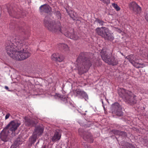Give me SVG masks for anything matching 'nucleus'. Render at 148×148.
<instances>
[{
  "mask_svg": "<svg viewBox=\"0 0 148 148\" xmlns=\"http://www.w3.org/2000/svg\"><path fill=\"white\" fill-rule=\"evenodd\" d=\"M61 134L58 132H56L52 138L53 141H56L59 140L61 137Z\"/></svg>",
  "mask_w": 148,
  "mask_h": 148,
  "instance_id": "f3484780",
  "label": "nucleus"
},
{
  "mask_svg": "<svg viewBox=\"0 0 148 148\" xmlns=\"http://www.w3.org/2000/svg\"><path fill=\"white\" fill-rule=\"evenodd\" d=\"M56 95H57L58 97H59L60 99L64 101L65 103H66L67 101V98L66 96H64L62 97H61V95L59 94H56Z\"/></svg>",
  "mask_w": 148,
  "mask_h": 148,
  "instance_id": "4be33fe9",
  "label": "nucleus"
},
{
  "mask_svg": "<svg viewBox=\"0 0 148 148\" xmlns=\"http://www.w3.org/2000/svg\"><path fill=\"white\" fill-rule=\"evenodd\" d=\"M76 92L77 95H79L86 99H88V96L84 92L79 89H77L76 90Z\"/></svg>",
  "mask_w": 148,
  "mask_h": 148,
  "instance_id": "dca6fc26",
  "label": "nucleus"
},
{
  "mask_svg": "<svg viewBox=\"0 0 148 148\" xmlns=\"http://www.w3.org/2000/svg\"><path fill=\"white\" fill-rule=\"evenodd\" d=\"M83 138L85 140H87L88 141H90V143L93 142V138H92L91 134L88 133L86 135H84Z\"/></svg>",
  "mask_w": 148,
  "mask_h": 148,
  "instance_id": "a211bd4d",
  "label": "nucleus"
},
{
  "mask_svg": "<svg viewBox=\"0 0 148 148\" xmlns=\"http://www.w3.org/2000/svg\"><path fill=\"white\" fill-rule=\"evenodd\" d=\"M39 10L40 12H44L49 13L51 11V9L49 5L45 4L41 5L40 7Z\"/></svg>",
  "mask_w": 148,
  "mask_h": 148,
  "instance_id": "ddd939ff",
  "label": "nucleus"
},
{
  "mask_svg": "<svg viewBox=\"0 0 148 148\" xmlns=\"http://www.w3.org/2000/svg\"><path fill=\"white\" fill-rule=\"evenodd\" d=\"M112 108L113 114H115L119 116H121L122 114L121 108L118 103H115L113 104L112 106Z\"/></svg>",
  "mask_w": 148,
  "mask_h": 148,
  "instance_id": "0eeeda50",
  "label": "nucleus"
},
{
  "mask_svg": "<svg viewBox=\"0 0 148 148\" xmlns=\"http://www.w3.org/2000/svg\"><path fill=\"white\" fill-rule=\"evenodd\" d=\"M104 3L108 4L110 3V0H100Z\"/></svg>",
  "mask_w": 148,
  "mask_h": 148,
  "instance_id": "a878e982",
  "label": "nucleus"
},
{
  "mask_svg": "<svg viewBox=\"0 0 148 148\" xmlns=\"http://www.w3.org/2000/svg\"><path fill=\"white\" fill-rule=\"evenodd\" d=\"M10 116V114L9 113H7L6 114V115L5 116V119L6 120V119H8L9 118Z\"/></svg>",
  "mask_w": 148,
  "mask_h": 148,
  "instance_id": "bb28decb",
  "label": "nucleus"
},
{
  "mask_svg": "<svg viewBox=\"0 0 148 148\" xmlns=\"http://www.w3.org/2000/svg\"><path fill=\"white\" fill-rule=\"evenodd\" d=\"M102 104H103V101H102Z\"/></svg>",
  "mask_w": 148,
  "mask_h": 148,
  "instance_id": "f704fd0d",
  "label": "nucleus"
},
{
  "mask_svg": "<svg viewBox=\"0 0 148 148\" xmlns=\"http://www.w3.org/2000/svg\"><path fill=\"white\" fill-rule=\"evenodd\" d=\"M145 18L147 22H148V12L145 16Z\"/></svg>",
  "mask_w": 148,
  "mask_h": 148,
  "instance_id": "c85d7f7f",
  "label": "nucleus"
},
{
  "mask_svg": "<svg viewBox=\"0 0 148 148\" xmlns=\"http://www.w3.org/2000/svg\"><path fill=\"white\" fill-rule=\"evenodd\" d=\"M45 26L50 31L53 32H60L64 34L66 36L74 40H77L79 38L78 36L73 33L72 34L67 31L66 29L63 27L61 25L59 21L56 22L52 20L48 16H46L44 20Z\"/></svg>",
  "mask_w": 148,
  "mask_h": 148,
  "instance_id": "f03ea898",
  "label": "nucleus"
},
{
  "mask_svg": "<svg viewBox=\"0 0 148 148\" xmlns=\"http://www.w3.org/2000/svg\"><path fill=\"white\" fill-rule=\"evenodd\" d=\"M25 123L26 125L29 126H34L35 125L34 122L31 121L29 119L26 117L25 118Z\"/></svg>",
  "mask_w": 148,
  "mask_h": 148,
  "instance_id": "aec40b11",
  "label": "nucleus"
},
{
  "mask_svg": "<svg viewBox=\"0 0 148 148\" xmlns=\"http://www.w3.org/2000/svg\"><path fill=\"white\" fill-rule=\"evenodd\" d=\"M38 143H39V142H38L37 143H36V144H38Z\"/></svg>",
  "mask_w": 148,
  "mask_h": 148,
  "instance_id": "e433bc0d",
  "label": "nucleus"
},
{
  "mask_svg": "<svg viewBox=\"0 0 148 148\" xmlns=\"http://www.w3.org/2000/svg\"><path fill=\"white\" fill-rule=\"evenodd\" d=\"M51 58L53 60L60 62L64 60V57L62 54L59 53H56L53 54L51 56Z\"/></svg>",
  "mask_w": 148,
  "mask_h": 148,
  "instance_id": "f8f14e48",
  "label": "nucleus"
},
{
  "mask_svg": "<svg viewBox=\"0 0 148 148\" xmlns=\"http://www.w3.org/2000/svg\"><path fill=\"white\" fill-rule=\"evenodd\" d=\"M58 14H60V13H59V12H58Z\"/></svg>",
  "mask_w": 148,
  "mask_h": 148,
  "instance_id": "58836bf2",
  "label": "nucleus"
},
{
  "mask_svg": "<svg viewBox=\"0 0 148 148\" xmlns=\"http://www.w3.org/2000/svg\"><path fill=\"white\" fill-rule=\"evenodd\" d=\"M129 7L130 9L136 14L139 13L141 11V8L135 2L130 3Z\"/></svg>",
  "mask_w": 148,
  "mask_h": 148,
  "instance_id": "1a4fd4ad",
  "label": "nucleus"
},
{
  "mask_svg": "<svg viewBox=\"0 0 148 148\" xmlns=\"http://www.w3.org/2000/svg\"><path fill=\"white\" fill-rule=\"evenodd\" d=\"M108 29L105 27H97L95 29L96 33L98 35L103 37L106 33L108 32Z\"/></svg>",
  "mask_w": 148,
  "mask_h": 148,
  "instance_id": "9b49d317",
  "label": "nucleus"
},
{
  "mask_svg": "<svg viewBox=\"0 0 148 148\" xmlns=\"http://www.w3.org/2000/svg\"><path fill=\"white\" fill-rule=\"evenodd\" d=\"M84 115H85L86 114L85 113H84V114H83Z\"/></svg>",
  "mask_w": 148,
  "mask_h": 148,
  "instance_id": "c9c22d12",
  "label": "nucleus"
},
{
  "mask_svg": "<svg viewBox=\"0 0 148 148\" xmlns=\"http://www.w3.org/2000/svg\"><path fill=\"white\" fill-rule=\"evenodd\" d=\"M9 13V14H10V15H11L10 13Z\"/></svg>",
  "mask_w": 148,
  "mask_h": 148,
  "instance_id": "ea45409f",
  "label": "nucleus"
},
{
  "mask_svg": "<svg viewBox=\"0 0 148 148\" xmlns=\"http://www.w3.org/2000/svg\"><path fill=\"white\" fill-rule=\"evenodd\" d=\"M101 56L103 60L109 64L115 65L118 63L117 59L112 56H110L107 52L102 51Z\"/></svg>",
  "mask_w": 148,
  "mask_h": 148,
  "instance_id": "20e7f679",
  "label": "nucleus"
},
{
  "mask_svg": "<svg viewBox=\"0 0 148 148\" xmlns=\"http://www.w3.org/2000/svg\"><path fill=\"white\" fill-rule=\"evenodd\" d=\"M126 58H127L135 67L137 68H143L145 66L143 64L136 62L134 60V56L132 55H130L127 56Z\"/></svg>",
  "mask_w": 148,
  "mask_h": 148,
  "instance_id": "6e6552de",
  "label": "nucleus"
},
{
  "mask_svg": "<svg viewBox=\"0 0 148 148\" xmlns=\"http://www.w3.org/2000/svg\"><path fill=\"white\" fill-rule=\"evenodd\" d=\"M132 148H135V147H132Z\"/></svg>",
  "mask_w": 148,
  "mask_h": 148,
  "instance_id": "72a5a7b5",
  "label": "nucleus"
},
{
  "mask_svg": "<svg viewBox=\"0 0 148 148\" xmlns=\"http://www.w3.org/2000/svg\"><path fill=\"white\" fill-rule=\"evenodd\" d=\"M116 30L119 33H120L122 32L121 30L119 29L116 28Z\"/></svg>",
  "mask_w": 148,
  "mask_h": 148,
  "instance_id": "cd10ccee",
  "label": "nucleus"
},
{
  "mask_svg": "<svg viewBox=\"0 0 148 148\" xmlns=\"http://www.w3.org/2000/svg\"><path fill=\"white\" fill-rule=\"evenodd\" d=\"M69 14L71 17L74 20H77V16L75 12L72 11L69 12Z\"/></svg>",
  "mask_w": 148,
  "mask_h": 148,
  "instance_id": "412c9836",
  "label": "nucleus"
},
{
  "mask_svg": "<svg viewBox=\"0 0 148 148\" xmlns=\"http://www.w3.org/2000/svg\"><path fill=\"white\" fill-rule=\"evenodd\" d=\"M119 95L128 103L134 104L136 103V96L130 91L124 89H120L118 91Z\"/></svg>",
  "mask_w": 148,
  "mask_h": 148,
  "instance_id": "7ed1b4c3",
  "label": "nucleus"
},
{
  "mask_svg": "<svg viewBox=\"0 0 148 148\" xmlns=\"http://www.w3.org/2000/svg\"><path fill=\"white\" fill-rule=\"evenodd\" d=\"M95 22L97 23H99L101 25H103V21L99 19L96 20L95 21Z\"/></svg>",
  "mask_w": 148,
  "mask_h": 148,
  "instance_id": "393cba45",
  "label": "nucleus"
},
{
  "mask_svg": "<svg viewBox=\"0 0 148 148\" xmlns=\"http://www.w3.org/2000/svg\"><path fill=\"white\" fill-rule=\"evenodd\" d=\"M79 58H78L77 60V62H79Z\"/></svg>",
  "mask_w": 148,
  "mask_h": 148,
  "instance_id": "2f4dec72",
  "label": "nucleus"
},
{
  "mask_svg": "<svg viewBox=\"0 0 148 148\" xmlns=\"http://www.w3.org/2000/svg\"><path fill=\"white\" fill-rule=\"evenodd\" d=\"M42 148H46V146L45 145H44L42 147Z\"/></svg>",
  "mask_w": 148,
  "mask_h": 148,
  "instance_id": "7c9ffc66",
  "label": "nucleus"
},
{
  "mask_svg": "<svg viewBox=\"0 0 148 148\" xmlns=\"http://www.w3.org/2000/svg\"><path fill=\"white\" fill-rule=\"evenodd\" d=\"M112 6L117 11L119 10L120 8L118 5L114 3H113L112 4Z\"/></svg>",
  "mask_w": 148,
  "mask_h": 148,
  "instance_id": "b1692460",
  "label": "nucleus"
},
{
  "mask_svg": "<svg viewBox=\"0 0 148 148\" xmlns=\"http://www.w3.org/2000/svg\"><path fill=\"white\" fill-rule=\"evenodd\" d=\"M103 38L106 40H107L110 41H112L114 39V37L112 34H111L110 33V31L109 29L108 30V32L106 33Z\"/></svg>",
  "mask_w": 148,
  "mask_h": 148,
  "instance_id": "4468645a",
  "label": "nucleus"
},
{
  "mask_svg": "<svg viewBox=\"0 0 148 148\" xmlns=\"http://www.w3.org/2000/svg\"><path fill=\"white\" fill-rule=\"evenodd\" d=\"M9 133V130L4 128L0 133V138L1 140L5 142L7 141L9 139L8 136Z\"/></svg>",
  "mask_w": 148,
  "mask_h": 148,
  "instance_id": "9d476101",
  "label": "nucleus"
},
{
  "mask_svg": "<svg viewBox=\"0 0 148 148\" xmlns=\"http://www.w3.org/2000/svg\"><path fill=\"white\" fill-rule=\"evenodd\" d=\"M7 54L12 58L21 61L26 59L31 56L29 49L25 47L24 41L15 38L12 42H10L5 47Z\"/></svg>",
  "mask_w": 148,
  "mask_h": 148,
  "instance_id": "f257e3e1",
  "label": "nucleus"
},
{
  "mask_svg": "<svg viewBox=\"0 0 148 148\" xmlns=\"http://www.w3.org/2000/svg\"><path fill=\"white\" fill-rule=\"evenodd\" d=\"M5 88L6 90H8V87L7 86H5Z\"/></svg>",
  "mask_w": 148,
  "mask_h": 148,
  "instance_id": "c756f323",
  "label": "nucleus"
},
{
  "mask_svg": "<svg viewBox=\"0 0 148 148\" xmlns=\"http://www.w3.org/2000/svg\"><path fill=\"white\" fill-rule=\"evenodd\" d=\"M58 45L59 48H62L66 52H67L69 51V47L66 45L60 43Z\"/></svg>",
  "mask_w": 148,
  "mask_h": 148,
  "instance_id": "6ab92c4d",
  "label": "nucleus"
},
{
  "mask_svg": "<svg viewBox=\"0 0 148 148\" xmlns=\"http://www.w3.org/2000/svg\"><path fill=\"white\" fill-rule=\"evenodd\" d=\"M44 128L40 126L37 127L35 130L34 134L37 136L41 135L43 132Z\"/></svg>",
  "mask_w": 148,
  "mask_h": 148,
  "instance_id": "2eb2a0df",
  "label": "nucleus"
},
{
  "mask_svg": "<svg viewBox=\"0 0 148 148\" xmlns=\"http://www.w3.org/2000/svg\"><path fill=\"white\" fill-rule=\"evenodd\" d=\"M37 137V136L34 135H34L32 136V137L29 139V140L32 143H34L35 142Z\"/></svg>",
  "mask_w": 148,
  "mask_h": 148,
  "instance_id": "5701e85b",
  "label": "nucleus"
},
{
  "mask_svg": "<svg viewBox=\"0 0 148 148\" xmlns=\"http://www.w3.org/2000/svg\"><path fill=\"white\" fill-rule=\"evenodd\" d=\"M85 60H87L85 59ZM86 60L81 62H79L77 65L76 66L79 71V74H81L87 72L91 64L89 60Z\"/></svg>",
  "mask_w": 148,
  "mask_h": 148,
  "instance_id": "39448f33",
  "label": "nucleus"
},
{
  "mask_svg": "<svg viewBox=\"0 0 148 148\" xmlns=\"http://www.w3.org/2000/svg\"><path fill=\"white\" fill-rule=\"evenodd\" d=\"M85 112H87V111L86 110V111H85Z\"/></svg>",
  "mask_w": 148,
  "mask_h": 148,
  "instance_id": "4c0bfd02",
  "label": "nucleus"
},
{
  "mask_svg": "<svg viewBox=\"0 0 148 148\" xmlns=\"http://www.w3.org/2000/svg\"><path fill=\"white\" fill-rule=\"evenodd\" d=\"M14 145H12L11 146V148H14Z\"/></svg>",
  "mask_w": 148,
  "mask_h": 148,
  "instance_id": "473e14b6",
  "label": "nucleus"
},
{
  "mask_svg": "<svg viewBox=\"0 0 148 148\" xmlns=\"http://www.w3.org/2000/svg\"><path fill=\"white\" fill-rule=\"evenodd\" d=\"M20 124V123L16 121H12L5 128H6L7 130H9L8 128H9L10 130L12 132V136H14L15 135L14 133L15 131L17 130Z\"/></svg>",
  "mask_w": 148,
  "mask_h": 148,
  "instance_id": "423d86ee",
  "label": "nucleus"
}]
</instances>
